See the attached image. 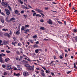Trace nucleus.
<instances>
[{"label": "nucleus", "instance_id": "nucleus-48", "mask_svg": "<svg viewBox=\"0 0 77 77\" xmlns=\"http://www.w3.org/2000/svg\"><path fill=\"white\" fill-rule=\"evenodd\" d=\"M23 16L25 17V18H27V15H24Z\"/></svg>", "mask_w": 77, "mask_h": 77}, {"label": "nucleus", "instance_id": "nucleus-51", "mask_svg": "<svg viewBox=\"0 0 77 77\" xmlns=\"http://www.w3.org/2000/svg\"><path fill=\"white\" fill-rule=\"evenodd\" d=\"M1 22L2 23H4L5 22H4V20H1Z\"/></svg>", "mask_w": 77, "mask_h": 77}, {"label": "nucleus", "instance_id": "nucleus-63", "mask_svg": "<svg viewBox=\"0 0 77 77\" xmlns=\"http://www.w3.org/2000/svg\"><path fill=\"white\" fill-rule=\"evenodd\" d=\"M40 14L42 15L43 16H44V14H43L42 13H40Z\"/></svg>", "mask_w": 77, "mask_h": 77}, {"label": "nucleus", "instance_id": "nucleus-15", "mask_svg": "<svg viewBox=\"0 0 77 77\" xmlns=\"http://www.w3.org/2000/svg\"><path fill=\"white\" fill-rule=\"evenodd\" d=\"M20 30H18L17 32H16V35H18V34H20Z\"/></svg>", "mask_w": 77, "mask_h": 77}, {"label": "nucleus", "instance_id": "nucleus-30", "mask_svg": "<svg viewBox=\"0 0 77 77\" xmlns=\"http://www.w3.org/2000/svg\"><path fill=\"white\" fill-rule=\"evenodd\" d=\"M57 22H58V23H59V24H63L62 23V22H60V21H57Z\"/></svg>", "mask_w": 77, "mask_h": 77}, {"label": "nucleus", "instance_id": "nucleus-3", "mask_svg": "<svg viewBox=\"0 0 77 77\" xmlns=\"http://www.w3.org/2000/svg\"><path fill=\"white\" fill-rule=\"evenodd\" d=\"M47 22L48 24H49L52 25L53 24V21L49 19L47 21Z\"/></svg>", "mask_w": 77, "mask_h": 77}, {"label": "nucleus", "instance_id": "nucleus-28", "mask_svg": "<svg viewBox=\"0 0 77 77\" xmlns=\"http://www.w3.org/2000/svg\"><path fill=\"white\" fill-rule=\"evenodd\" d=\"M29 25H26L25 26V28H27V27H29Z\"/></svg>", "mask_w": 77, "mask_h": 77}, {"label": "nucleus", "instance_id": "nucleus-13", "mask_svg": "<svg viewBox=\"0 0 77 77\" xmlns=\"http://www.w3.org/2000/svg\"><path fill=\"white\" fill-rule=\"evenodd\" d=\"M39 50H41V49H36L35 50V52L37 54L38 53H39Z\"/></svg>", "mask_w": 77, "mask_h": 77}, {"label": "nucleus", "instance_id": "nucleus-40", "mask_svg": "<svg viewBox=\"0 0 77 77\" xmlns=\"http://www.w3.org/2000/svg\"><path fill=\"white\" fill-rule=\"evenodd\" d=\"M42 68H43V69H44V70H47V69L44 67H42Z\"/></svg>", "mask_w": 77, "mask_h": 77}, {"label": "nucleus", "instance_id": "nucleus-53", "mask_svg": "<svg viewBox=\"0 0 77 77\" xmlns=\"http://www.w3.org/2000/svg\"><path fill=\"white\" fill-rule=\"evenodd\" d=\"M74 67L75 68L77 67H76V66H75V64L74 63Z\"/></svg>", "mask_w": 77, "mask_h": 77}, {"label": "nucleus", "instance_id": "nucleus-49", "mask_svg": "<svg viewBox=\"0 0 77 77\" xmlns=\"http://www.w3.org/2000/svg\"><path fill=\"white\" fill-rule=\"evenodd\" d=\"M12 31H10L9 33L10 35H12Z\"/></svg>", "mask_w": 77, "mask_h": 77}, {"label": "nucleus", "instance_id": "nucleus-20", "mask_svg": "<svg viewBox=\"0 0 77 77\" xmlns=\"http://www.w3.org/2000/svg\"><path fill=\"white\" fill-rule=\"evenodd\" d=\"M23 63H28L27 62V61L23 60Z\"/></svg>", "mask_w": 77, "mask_h": 77}, {"label": "nucleus", "instance_id": "nucleus-56", "mask_svg": "<svg viewBox=\"0 0 77 77\" xmlns=\"http://www.w3.org/2000/svg\"><path fill=\"white\" fill-rule=\"evenodd\" d=\"M23 1L26 3H27V0H23Z\"/></svg>", "mask_w": 77, "mask_h": 77}, {"label": "nucleus", "instance_id": "nucleus-7", "mask_svg": "<svg viewBox=\"0 0 77 77\" xmlns=\"http://www.w3.org/2000/svg\"><path fill=\"white\" fill-rule=\"evenodd\" d=\"M23 75H24V76L28 75H29V72H24L23 73Z\"/></svg>", "mask_w": 77, "mask_h": 77}, {"label": "nucleus", "instance_id": "nucleus-58", "mask_svg": "<svg viewBox=\"0 0 77 77\" xmlns=\"http://www.w3.org/2000/svg\"><path fill=\"white\" fill-rule=\"evenodd\" d=\"M16 53H17V54H20V52H19V51H17V52H16Z\"/></svg>", "mask_w": 77, "mask_h": 77}, {"label": "nucleus", "instance_id": "nucleus-2", "mask_svg": "<svg viewBox=\"0 0 77 77\" xmlns=\"http://www.w3.org/2000/svg\"><path fill=\"white\" fill-rule=\"evenodd\" d=\"M5 11L6 13V14H7V15H9V14H11V11L7 9H5Z\"/></svg>", "mask_w": 77, "mask_h": 77}, {"label": "nucleus", "instance_id": "nucleus-6", "mask_svg": "<svg viewBox=\"0 0 77 77\" xmlns=\"http://www.w3.org/2000/svg\"><path fill=\"white\" fill-rule=\"evenodd\" d=\"M35 11L37 12H43V11L38 8H36L35 9Z\"/></svg>", "mask_w": 77, "mask_h": 77}, {"label": "nucleus", "instance_id": "nucleus-52", "mask_svg": "<svg viewBox=\"0 0 77 77\" xmlns=\"http://www.w3.org/2000/svg\"><path fill=\"white\" fill-rule=\"evenodd\" d=\"M60 59H63V57L62 56H60Z\"/></svg>", "mask_w": 77, "mask_h": 77}, {"label": "nucleus", "instance_id": "nucleus-50", "mask_svg": "<svg viewBox=\"0 0 77 77\" xmlns=\"http://www.w3.org/2000/svg\"><path fill=\"white\" fill-rule=\"evenodd\" d=\"M36 69H37V70H38V71H39V70H40V69H39V68H36Z\"/></svg>", "mask_w": 77, "mask_h": 77}, {"label": "nucleus", "instance_id": "nucleus-42", "mask_svg": "<svg viewBox=\"0 0 77 77\" xmlns=\"http://www.w3.org/2000/svg\"><path fill=\"white\" fill-rule=\"evenodd\" d=\"M45 10H48V7L47 8V7H45Z\"/></svg>", "mask_w": 77, "mask_h": 77}, {"label": "nucleus", "instance_id": "nucleus-32", "mask_svg": "<svg viewBox=\"0 0 77 77\" xmlns=\"http://www.w3.org/2000/svg\"><path fill=\"white\" fill-rule=\"evenodd\" d=\"M50 72V71L48 70H46V73H47V74L48 73H49Z\"/></svg>", "mask_w": 77, "mask_h": 77}, {"label": "nucleus", "instance_id": "nucleus-37", "mask_svg": "<svg viewBox=\"0 0 77 77\" xmlns=\"http://www.w3.org/2000/svg\"><path fill=\"white\" fill-rule=\"evenodd\" d=\"M20 74L19 73L17 74L16 75V76H20Z\"/></svg>", "mask_w": 77, "mask_h": 77}, {"label": "nucleus", "instance_id": "nucleus-36", "mask_svg": "<svg viewBox=\"0 0 77 77\" xmlns=\"http://www.w3.org/2000/svg\"><path fill=\"white\" fill-rule=\"evenodd\" d=\"M8 8L10 10V11H12V8H11L10 6H8Z\"/></svg>", "mask_w": 77, "mask_h": 77}, {"label": "nucleus", "instance_id": "nucleus-46", "mask_svg": "<svg viewBox=\"0 0 77 77\" xmlns=\"http://www.w3.org/2000/svg\"><path fill=\"white\" fill-rule=\"evenodd\" d=\"M23 57H27V58H28V57H27V56H26L24 54H23Z\"/></svg>", "mask_w": 77, "mask_h": 77}, {"label": "nucleus", "instance_id": "nucleus-39", "mask_svg": "<svg viewBox=\"0 0 77 77\" xmlns=\"http://www.w3.org/2000/svg\"><path fill=\"white\" fill-rule=\"evenodd\" d=\"M4 75H7V73L6 72H4Z\"/></svg>", "mask_w": 77, "mask_h": 77}, {"label": "nucleus", "instance_id": "nucleus-62", "mask_svg": "<svg viewBox=\"0 0 77 77\" xmlns=\"http://www.w3.org/2000/svg\"><path fill=\"white\" fill-rule=\"evenodd\" d=\"M54 59H55L56 58V57L55 56H54Z\"/></svg>", "mask_w": 77, "mask_h": 77}, {"label": "nucleus", "instance_id": "nucleus-60", "mask_svg": "<svg viewBox=\"0 0 77 77\" xmlns=\"http://www.w3.org/2000/svg\"><path fill=\"white\" fill-rule=\"evenodd\" d=\"M27 60H28V61H29V62L30 61V59L29 58H28L27 59Z\"/></svg>", "mask_w": 77, "mask_h": 77}, {"label": "nucleus", "instance_id": "nucleus-21", "mask_svg": "<svg viewBox=\"0 0 77 77\" xmlns=\"http://www.w3.org/2000/svg\"><path fill=\"white\" fill-rule=\"evenodd\" d=\"M8 60H9V58H6L5 59V61L6 62L8 61Z\"/></svg>", "mask_w": 77, "mask_h": 77}, {"label": "nucleus", "instance_id": "nucleus-33", "mask_svg": "<svg viewBox=\"0 0 77 77\" xmlns=\"http://www.w3.org/2000/svg\"><path fill=\"white\" fill-rule=\"evenodd\" d=\"M2 30L3 31H8V29H2Z\"/></svg>", "mask_w": 77, "mask_h": 77}, {"label": "nucleus", "instance_id": "nucleus-22", "mask_svg": "<svg viewBox=\"0 0 77 77\" xmlns=\"http://www.w3.org/2000/svg\"><path fill=\"white\" fill-rule=\"evenodd\" d=\"M15 18L14 17H13L11 18L10 20V21H13V20H15Z\"/></svg>", "mask_w": 77, "mask_h": 77}, {"label": "nucleus", "instance_id": "nucleus-31", "mask_svg": "<svg viewBox=\"0 0 77 77\" xmlns=\"http://www.w3.org/2000/svg\"><path fill=\"white\" fill-rule=\"evenodd\" d=\"M6 52L7 53H11V51H6Z\"/></svg>", "mask_w": 77, "mask_h": 77}, {"label": "nucleus", "instance_id": "nucleus-55", "mask_svg": "<svg viewBox=\"0 0 77 77\" xmlns=\"http://www.w3.org/2000/svg\"><path fill=\"white\" fill-rule=\"evenodd\" d=\"M35 44H39V42L38 41H37L35 42Z\"/></svg>", "mask_w": 77, "mask_h": 77}, {"label": "nucleus", "instance_id": "nucleus-44", "mask_svg": "<svg viewBox=\"0 0 77 77\" xmlns=\"http://www.w3.org/2000/svg\"><path fill=\"white\" fill-rule=\"evenodd\" d=\"M36 13H34L33 14V16H35V15H36Z\"/></svg>", "mask_w": 77, "mask_h": 77}, {"label": "nucleus", "instance_id": "nucleus-54", "mask_svg": "<svg viewBox=\"0 0 77 77\" xmlns=\"http://www.w3.org/2000/svg\"><path fill=\"white\" fill-rule=\"evenodd\" d=\"M41 20H40V22H44V20H42V19Z\"/></svg>", "mask_w": 77, "mask_h": 77}, {"label": "nucleus", "instance_id": "nucleus-4", "mask_svg": "<svg viewBox=\"0 0 77 77\" xmlns=\"http://www.w3.org/2000/svg\"><path fill=\"white\" fill-rule=\"evenodd\" d=\"M7 69L8 70H10L11 69V66L10 65H8L7 66Z\"/></svg>", "mask_w": 77, "mask_h": 77}, {"label": "nucleus", "instance_id": "nucleus-38", "mask_svg": "<svg viewBox=\"0 0 77 77\" xmlns=\"http://www.w3.org/2000/svg\"><path fill=\"white\" fill-rule=\"evenodd\" d=\"M71 72V71H68V72H67V74H69V73H70V72Z\"/></svg>", "mask_w": 77, "mask_h": 77}, {"label": "nucleus", "instance_id": "nucleus-47", "mask_svg": "<svg viewBox=\"0 0 77 77\" xmlns=\"http://www.w3.org/2000/svg\"><path fill=\"white\" fill-rule=\"evenodd\" d=\"M28 6L29 8H32V6H31L30 5H28Z\"/></svg>", "mask_w": 77, "mask_h": 77}, {"label": "nucleus", "instance_id": "nucleus-11", "mask_svg": "<svg viewBox=\"0 0 77 77\" xmlns=\"http://www.w3.org/2000/svg\"><path fill=\"white\" fill-rule=\"evenodd\" d=\"M4 35L5 36H7L8 38H10L11 37V36H10L9 34L8 33H5V34Z\"/></svg>", "mask_w": 77, "mask_h": 77}, {"label": "nucleus", "instance_id": "nucleus-12", "mask_svg": "<svg viewBox=\"0 0 77 77\" xmlns=\"http://www.w3.org/2000/svg\"><path fill=\"white\" fill-rule=\"evenodd\" d=\"M8 41H4L3 44L4 45H7V44H8Z\"/></svg>", "mask_w": 77, "mask_h": 77}, {"label": "nucleus", "instance_id": "nucleus-41", "mask_svg": "<svg viewBox=\"0 0 77 77\" xmlns=\"http://www.w3.org/2000/svg\"><path fill=\"white\" fill-rule=\"evenodd\" d=\"M24 12V11L23 10L22 11L20 12L21 14H23Z\"/></svg>", "mask_w": 77, "mask_h": 77}, {"label": "nucleus", "instance_id": "nucleus-45", "mask_svg": "<svg viewBox=\"0 0 77 77\" xmlns=\"http://www.w3.org/2000/svg\"><path fill=\"white\" fill-rule=\"evenodd\" d=\"M2 15H3L5 16V13L3 12H2L1 13Z\"/></svg>", "mask_w": 77, "mask_h": 77}, {"label": "nucleus", "instance_id": "nucleus-16", "mask_svg": "<svg viewBox=\"0 0 77 77\" xmlns=\"http://www.w3.org/2000/svg\"><path fill=\"white\" fill-rule=\"evenodd\" d=\"M28 41H29V42H31V43H32V44H33V40H32L30 39H29L28 40Z\"/></svg>", "mask_w": 77, "mask_h": 77}, {"label": "nucleus", "instance_id": "nucleus-64", "mask_svg": "<svg viewBox=\"0 0 77 77\" xmlns=\"http://www.w3.org/2000/svg\"><path fill=\"white\" fill-rule=\"evenodd\" d=\"M51 74H52V75H54V73H53V72H51Z\"/></svg>", "mask_w": 77, "mask_h": 77}, {"label": "nucleus", "instance_id": "nucleus-35", "mask_svg": "<svg viewBox=\"0 0 77 77\" xmlns=\"http://www.w3.org/2000/svg\"><path fill=\"white\" fill-rule=\"evenodd\" d=\"M11 44H12V45H14V46H15V44L14 42H12L11 43Z\"/></svg>", "mask_w": 77, "mask_h": 77}, {"label": "nucleus", "instance_id": "nucleus-57", "mask_svg": "<svg viewBox=\"0 0 77 77\" xmlns=\"http://www.w3.org/2000/svg\"><path fill=\"white\" fill-rule=\"evenodd\" d=\"M1 52H5V51L4 50H2L1 51Z\"/></svg>", "mask_w": 77, "mask_h": 77}, {"label": "nucleus", "instance_id": "nucleus-8", "mask_svg": "<svg viewBox=\"0 0 77 77\" xmlns=\"http://www.w3.org/2000/svg\"><path fill=\"white\" fill-rule=\"evenodd\" d=\"M2 5L3 6H4V5H7V3L6 2H3V0H2Z\"/></svg>", "mask_w": 77, "mask_h": 77}, {"label": "nucleus", "instance_id": "nucleus-1", "mask_svg": "<svg viewBox=\"0 0 77 77\" xmlns=\"http://www.w3.org/2000/svg\"><path fill=\"white\" fill-rule=\"evenodd\" d=\"M21 30H24V31L25 33H27V32H28L29 31V30L28 29L25 28V27L24 26H22V28H21Z\"/></svg>", "mask_w": 77, "mask_h": 77}, {"label": "nucleus", "instance_id": "nucleus-23", "mask_svg": "<svg viewBox=\"0 0 77 77\" xmlns=\"http://www.w3.org/2000/svg\"><path fill=\"white\" fill-rule=\"evenodd\" d=\"M40 30H44L45 29L44 27H42L40 28Z\"/></svg>", "mask_w": 77, "mask_h": 77}, {"label": "nucleus", "instance_id": "nucleus-27", "mask_svg": "<svg viewBox=\"0 0 77 77\" xmlns=\"http://www.w3.org/2000/svg\"><path fill=\"white\" fill-rule=\"evenodd\" d=\"M2 67L3 68H5L6 67V65L5 64H3L2 65Z\"/></svg>", "mask_w": 77, "mask_h": 77}, {"label": "nucleus", "instance_id": "nucleus-59", "mask_svg": "<svg viewBox=\"0 0 77 77\" xmlns=\"http://www.w3.org/2000/svg\"><path fill=\"white\" fill-rule=\"evenodd\" d=\"M26 44H27L28 45H29V44H30V43H29V42H26Z\"/></svg>", "mask_w": 77, "mask_h": 77}, {"label": "nucleus", "instance_id": "nucleus-18", "mask_svg": "<svg viewBox=\"0 0 77 77\" xmlns=\"http://www.w3.org/2000/svg\"><path fill=\"white\" fill-rule=\"evenodd\" d=\"M14 12H15V13L16 14H18V11L17 10H15L14 11Z\"/></svg>", "mask_w": 77, "mask_h": 77}, {"label": "nucleus", "instance_id": "nucleus-43", "mask_svg": "<svg viewBox=\"0 0 77 77\" xmlns=\"http://www.w3.org/2000/svg\"><path fill=\"white\" fill-rule=\"evenodd\" d=\"M43 41H48V39H44L43 40Z\"/></svg>", "mask_w": 77, "mask_h": 77}, {"label": "nucleus", "instance_id": "nucleus-61", "mask_svg": "<svg viewBox=\"0 0 77 77\" xmlns=\"http://www.w3.org/2000/svg\"><path fill=\"white\" fill-rule=\"evenodd\" d=\"M20 3L21 4H23V1H21Z\"/></svg>", "mask_w": 77, "mask_h": 77}, {"label": "nucleus", "instance_id": "nucleus-5", "mask_svg": "<svg viewBox=\"0 0 77 77\" xmlns=\"http://www.w3.org/2000/svg\"><path fill=\"white\" fill-rule=\"evenodd\" d=\"M34 67H34V65H33L32 66H29V69L30 70H31V71H33L34 70Z\"/></svg>", "mask_w": 77, "mask_h": 77}, {"label": "nucleus", "instance_id": "nucleus-14", "mask_svg": "<svg viewBox=\"0 0 77 77\" xmlns=\"http://www.w3.org/2000/svg\"><path fill=\"white\" fill-rule=\"evenodd\" d=\"M6 56V54H5L2 53L0 54V57L3 56Z\"/></svg>", "mask_w": 77, "mask_h": 77}, {"label": "nucleus", "instance_id": "nucleus-17", "mask_svg": "<svg viewBox=\"0 0 77 77\" xmlns=\"http://www.w3.org/2000/svg\"><path fill=\"white\" fill-rule=\"evenodd\" d=\"M25 67H29V68L30 65L28 64H26L24 65Z\"/></svg>", "mask_w": 77, "mask_h": 77}, {"label": "nucleus", "instance_id": "nucleus-9", "mask_svg": "<svg viewBox=\"0 0 77 77\" xmlns=\"http://www.w3.org/2000/svg\"><path fill=\"white\" fill-rule=\"evenodd\" d=\"M17 68L19 70H20V71L22 70V68L21 67V66L20 65H17Z\"/></svg>", "mask_w": 77, "mask_h": 77}, {"label": "nucleus", "instance_id": "nucleus-19", "mask_svg": "<svg viewBox=\"0 0 77 77\" xmlns=\"http://www.w3.org/2000/svg\"><path fill=\"white\" fill-rule=\"evenodd\" d=\"M41 74L42 75V76H43V77H44L45 75L44 74V72H41Z\"/></svg>", "mask_w": 77, "mask_h": 77}, {"label": "nucleus", "instance_id": "nucleus-25", "mask_svg": "<svg viewBox=\"0 0 77 77\" xmlns=\"http://www.w3.org/2000/svg\"><path fill=\"white\" fill-rule=\"evenodd\" d=\"M34 48H35L36 47H38V45H34L33 46Z\"/></svg>", "mask_w": 77, "mask_h": 77}, {"label": "nucleus", "instance_id": "nucleus-29", "mask_svg": "<svg viewBox=\"0 0 77 77\" xmlns=\"http://www.w3.org/2000/svg\"><path fill=\"white\" fill-rule=\"evenodd\" d=\"M36 16H37L38 17H41V15H39V14H37L36 15Z\"/></svg>", "mask_w": 77, "mask_h": 77}, {"label": "nucleus", "instance_id": "nucleus-10", "mask_svg": "<svg viewBox=\"0 0 77 77\" xmlns=\"http://www.w3.org/2000/svg\"><path fill=\"white\" fill-rule=\"evenodd\" d=\"M0 62L1 63H5V60H2V57H0Z\"/></svg>", "mask_w": 77, "mask_h": 77}, {"label": "nucleus", "instance_id": "nucleus-24", "mask_svg": "<svg viewBox=\"0 0 77 77\" xmlns=\"http://www.w3.org/2000/svg\"><path fill=\"white\" fill-rule=\"evenodd\" d=\"M22 45V44L20 42H19L18 44V46H21Z\"/></svg>", "mask_w": 77, "mask_h": 77}, {"label": "nucleus", "instance_id": "nucleus-26", "mask_svg": "<svg viewBox=\"0 0 77 77\" xmlns=\"http://www.w3.org/2000/svg\"><path fill=\"white\" fill-rule=\"evenodd\" d=\"M73 31L75 33H76V32H77V29H74Z\"/></svg>", "mask_w": 77, "mask_h": 77}, {"label": "nucleus", "instance_id": "nucleus-34", "mask_svg": "<svg viewBox=\"0 0 77 77\" xmlns=\"http://www.w3.org/2000/svg\"><path fill=\"white\" fill-rule=\"evenodd\" d=\"M37 37V35H35L34 36H33V38H36Z\"/></svg>", "mask_w": 77, "mask_h": 77}]
</instances>
